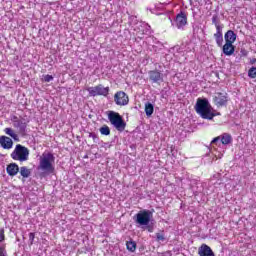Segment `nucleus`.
<instances>
[{"label":"nucleus","mask_w":256,"mask_h":256,"mask_svg":"<svg viewBox=\"0 0 256 256\" xmlns=\"http://www.w3.org/2000/svg\"><path fill=\"white\" fill-rule=\"evenodd\" d=\"M38 171H42L43 175H51L55 173V155L51 152H43L39 158Z\"/></svg>","instance_id":"1"},{"label":"nucleus","mask_w":256,"mask_h":256,"mask_svg":"<svg viewBox=\"0 0 256 256\" xmlns=\"http://www.w3.org/2000/svg\"><path fill=\"white\" fill-rule=\"evenodd\" d=\"M195 110L202 119H207L208 121H212V119L215 117V110H213V107H211V104L209 103V100L206 98H198Z\"/></svg>","instance_id":"2"},{"label":"nucleus","mask_w":256,"mask_h":256,"mask_svg":"<svg viewBox=\"0 0 256 256\" xmlns=\"http://www.w3.org/2000/svg\"><path fill=\"white\" fill-rule=\"evenodd\" d=\"M10 157L14 161H20V163H24V161H29V148L21 144H17Z\"/></svg>","instance_id":"3"},{"label":"nucleus","mask_w":256,"mask_h":256,"mask_svg":"<svg viewBox=\"0 0 256 256\" xmlns=\"http://www.w3.org/2000/svg\"><path fill=\"white\" fill-rule=\"evenodd\" d=\"M108 120L111 125L117 129V131L123 132L125 131V127H127V123L123 120V116L115 111H110L108 113Z\"/></svg>","instance_id":"4"},{"label":"nucleus","mask_w":256,"mask_h":256,"mask_svg":"<svg viewBox=\"0 0 256 256\" xmlns=\"http://www.w3.org/2000/svg\"><path fill=\"white\" fill-rule=\"evenodd\" d=\"M135 223L140 225V227H145L151 223V219H153V211L151 210H141L135 215Z\"/></svg>","instance_id":"5"},{"label":"nucleus","mask_w":256,"mask_h":256,"mask_svg":"<svg viewBox=\"0 0 256 256\" xmlns=\"http://www.w3.org/2000/svg\"><path fill=\"white\" fill-rule=\"evenodd\" d=\"M87 91L90 97H107V95H109V87H104L102 84L94 87H89Z\"/></svg>","instance_id":"6"},{"label":"nucleus","mask_w":256,"mask_h":256,"mask_svg":"<svg viewBox=\"0 0 256 256\" xmlns=\"http://www.w3.org/2000/svg\"><path fill=\"white\" fill-rule=\"evenodd\" d=\"M134 31H136L138 39H143L144 35H150L151 26L145 22H138L134 25Z\"/></svg>","instance_id":"7"},{"label":"nucleus","mask_w":256,"mask_h":256,"mask_svg":"<svg viewBox=\"0 0 256 256\" xmlns=\"http://www.w3.org/2000/svg\"><path fill=\"white\" fill-rule=\"evenodd\" d=\"M172 26L176 27L180 31H184L185 27H187V14L185 12H180L177 14L176 18L172 22Z\"/></svg>","instance_id":"8"},{"label":"nucleus","mask_w":256,"mask_h":256,"mask_svg":"<svg viewBox=\"0 0 256 256\" xmlns=\"http://www.w3.org/2000/svg\"><path fill=\"white\" fill-rule=\"evenodd\" d=\"M213 145H223L224 147H227V145H231L233 143V136L229 133H223L220 136H217L214 138L211 142Z\"/></svg>","instance_id":"9"},{"label":"nucleus","mask_w":256,"mask_h":256,"mask_svg":"<svg viewBox=\"0 0 256 256\" xmlns=\"http://www.w3.org/2000/svg\"><path fill=\"white\" fill-rule=\"evenodd\" d=\"M114 102L120 107H125V105H129V96L123 91H118L114 95Z\"/></svg>","instance_id":"10"},{"label":"nucleus","mask_w":256,"mask_h":256,"mask_svg":"<svg viewBox=\"0 0 256 256\" xmlns=\"http://www.w3.org/2000/svg\"><path fill=\"white\" fill-rule=\"evenodd\" d=\"M213 101L217 107H225L227 101H229V95L227 93L218 92L214 96Z\"/></svg>","instance_id":"11"},{"label":"nucleus","mask_w":256,"mask_h":256,"mask_svg":"<svg viewBox=\"0 0 256 256\" xmlns=\"http://www.w3.org/2000/svg\"><path fill=\"white\" fill-rule=\"evenodd\" d=\"M149 79L152 83H157L158 85H161L163 83V74L159 70H152L148 72Z\"/></svg>","instance_id":"12"},{"label":"nucleus","mask_w":256,"mask_h":256,"mask_svg":"<svg viewBox=\"0 0 256 256\" xmlns=\"http://www.w3.org/2000/svg\"><path fill=\"white\" fill-rule=\"evenodd\" d=\"M198 255L199 256H215V252L209 247L207 244H202L198 248Z\"/></svg>","instance_id":"13"},{"label":"nucleus","mask_w":256,"mask_h":256,"mask_svg":"<svg viewBox=\"0 0 256 256\" xmlns=\"http://www.w3.org/2000/svg\"><path fill=\"white\" fill-rule=\"evenodd\" d=\"M0 145L3 149H12L13 140L7 136H0Z\"/></svg>","instance_id":"14"},{"label":"nucleus","mask_w":256,"mask_h":256,"mask_svg":"<svg viewBox=\"0 0 256 256\" xmlns=\"http://www.w3.org/2000/svg\"><path fill=\"white\" fill-rule=\"evenodd\" d=\"M221 47L224 55H226L227 57H231V55L235 53V46L231 43L225 42V44Z\"/></svg>","instance_id":"15"},{"label":"nucleus","mask_w":256,"mask_h":256,"mask_svg":"<svg viewBox=\"0 0 256 256\" xmlns=\"http://www.w3.org/2000/svg\"><path fill=\"white\" fill-rule=\"evenodd\" d=\"M225 43H235L237 41V34L233 30H228L224 35Z\"/></svg>","instance_id":"16"},{"label":"nucleus","mask_w":256,"mask_h":256,"mask_svg":"<svg viewBox=\"0 0 256 256\" xmlns=\"http://www.w3.org/2000/svg\"><path fill=\"white\" fill-rule=\"evenodd\" d=\"M214 39L218 47H223V28L216 29V33L214 34Z\"/></svg>","instance_id":"17"},{"label":"nucleus","mask_w":256,"mask_h":256,"mask_svg":"<svg viewBox=\"0 0 256 256\" xmlns=\"http://www.w3.org/2000/svg\"><path fill=\"white\" fill-rule=\"evenodd\" d=\"M5 242V229L0 227V245ZM0 256H7L5 246H0Z\"/></svg>","instance_id":"18"},{"label":"nucleus","mask_w":256,"mask_h":256,"mask_svg":"<svg viewBox=\"0 0 256 256\" xmlns=\"http://www.w3.org/2000/svg\"><path fill=\"white\" fill-rule=\"evenodd\" d=\"M6 171L10 177H15L19 173V165L11 163L7 166Z\"/></svg>","instance_id":"19"},{"label":"nucleus","mask_w":256,"mask_h":256,"mask_svg":"<svg viewBox=\"0 0 256 256\" xmlns=\"http://www.w3.org/2000/svg\"><path fill=\"white\" fill-rule=\"evenodd\" d=\"M13 127L15 129H18L19 133H25L27 131V122L25 120L21 119L19 122H16Z\"/></svg>","instance_id":"20"},{"label":"nucleus","mask_w":256,"mask_h":256,"mask_svg":"<svg viewBox=\"0 0 256 256\" xmlns=\"http://www.w3.org/2000/svg\"><path fill=\"white\" fill-rule=\"evenodd\" d=\"M155 111V106L151 102L145 103V113L147 117H151Z\"/></svg>","instance_id":"21"},{"label":"nucleus","mask_w":256,"mask_h":256,"mask_svg":"<svg viewBox=\"0 0 256 256\" xmlns=\"http://www.w3.org/2000/svg\"><path fill=\"white\" fill-rule=\"evenodd\" d=\"M4 133H6V135L11 137L13 140L19 141V135L15 133V130H13V128H5Z\"/></svg>","instance_id":"22"},{"label":"nucleus","mask_w":256,"mask_h":256,"mask_svg":"<svg viewBox=\"0 0 256 256\" xmlns=\"http://www.w3.org/2000/svg\"><path fill=\"white\" fill-rule=\"evenodd\" d=\"M20 175L24 179H27V178L31 177V170L29 168H27L26 166H22L20 168Z\"/></svg>","instance_id":"23"},{"label":"nucleus","mask_w":256,"mask_h":256,"mask_svg":"<svg viewBox=\"0 0 256 256\" xmlns=\"http://www.w3.org/2000/svg\"><path fill=\"white\" fill-rule=\"evenodd\" d=\"M212 24L215 25L216 30L223 29V27H224L223 24H221V22H219V15H217V14H214L212 16Z\"/></svg>","instance_id":"24"},{"label":"nucleus","mask_w":256,"mask_h":256,"mask_svg":"<svg viewBox=\"0 0 256 256\" xmlns=\"http://www.w3.org/2000/svg\"><path fill=\"white\" fill-rule=\"evenodd\" d=\"M162 50H163V43L161 42H156L150 48V51H153V53H159V51H162Z\"/></svg>","instance_id":"25"},{"label":"nucleus","mask_w":256,"mask_h":256,"mask_svg":"<svg viewBox=\"0 0 256 256\" xmlns=\"http://www.w3.org/2000/svg\"><path fill=\"white\" fill-rule=\"evenodd\" d=\"M126 247L128 251H131V253H135V251L137 250V243H135V241H128L126 243Z\"/></svg>","instance_id":"26"},{"label":"nucleus","mask_w":256,"mask_h":256,"mask_svg":"<svg viewBox=\"0 0 256 256\" xmlns=\"http://www.w3.org/2000/svg\"><path fill=\"white\" fill-rule=\"evenodd\" d=\"M101 135H111V129L109 128V126L107 125H103L100 129H99Z\"/></svg>","instance_id":"27"},{"label":"nucleus","mask_w":256,"mask_h":256,"mask_svg":"<svg viewBox=\"0 0 256 256\" xmlns=\"http://www.w3.org/2000/svg\"><path fill=\"white\" fill-rule=\"evenodd\" d=\"M248 77H250V79H255L256 78V67H252V68L249 69Z\"/></svg>","instance_id":"28"},{"label":"nucleus","mask_w":256,"mask_h":256,"mask_svg":"<svg viewBox=\"0 0 256 256\" xmlns=\"http://www.w3.org/2000/svg\"><path fill=\"white\" fill-rule=\"evenodd\" d=\"M156 241H165V234L162 233H156Z\"/></svg>","instance_id":"29"},{"label":"nucleus","mask_w":256,"mask_h":256,"mask_svg":"<svg viewBox=\"0 0 256 256\" xmlns=\"http://www.w3.org/2000/svg\"><path fill=\"white\" fill-rule=\"evenodd\" d=\"M155 9H159L160 11L165 9V3L158 2L154 5Z\"/></svg>","instance_id":"30"},{"label":"nucleus","mask_w":256,"mask_h":256,"mask_svg":"<svg viewBox=\"0 0 256 256\" xmlns=\"http://www.w3.org/2000/svg\"><path fill=\"white\" fill-rule=\"evenodd\" d=\"M44 81H45V83H51V81H53V76L49 75V74L45 75Z\"/></svg>","instance_id":"31"},{"label":"nucleus","mask_w":256,"mask_h":256,"mask_svg":"<svg viewBox=\"0 0 256 256\" xmlns=\"http://www.w3.org/2000/svg\"><path fill=\"white\" fill-rule=\"evenodd\" d=\"M11 121H12V123L14 125V124L20 122L21 119L19 117H17L16 115H13V116H11Z\"/></svg>","instance_id":"32"},{"label":"nucleus","mask_w":256,"mask_h":256,"mask_svg":"<svg viewBox=\"0 0 256 256\" xmlns=\"http://www.w3.org/2000/svg\"><path fill=\"white\" fill-rule=\"evenodd\" d=\"M29 241H30L31 245H33V242L35 241V233H33V232L29 233Z\"/></svg>","instance_id":"33"},{"label":"nucleus","mask_w":256,"mask_h":256,"mask_svg":"<svg viewBox=\"0 0 256 256\" xmlns=\"http://www.w3.org/2000/svg\"><path fill=\"white\" fill-rule=\"evenodd\" d=\"M89 137H90L91 139H93L94 141H95V139H97V135L94 134V133H90V134H89Z\"/></svg>","instance_id":"34"},{"label":"nucleus","mask_w":256,"mask_h":256,"mask_svg":"<svg viewBox=\"0 0 256 256\" xmlns=\"http://www.w3.org/2000/svg\"><path fill=\"white\" fill-rule=\"evenodd\" d=\"M146 227L149 233H153V226L147 225Z\"/></svg>","instance_id":"35"},{"label":"nucleus","mask_w":256,"mask_h":256,"mask_svg":"<svg viewBox=\"0 0 256 256\" xmlns=\"http://www.w3.org/2000/svg\"><path fill=\"white\" fill-rule=\"evenodd\" d=\"M255 63H256V58L250 59V65H255Z\"/></svg>","instance_id":"36"},{"label":"nucleus","mask_w":256,"mask_h":256,"mask_svg":"<svg viewBox=\"0 0 256 256\" xmlns=\"http://www.w3.org/2000/svg\"><path fill=\"white\" fill-rule=\"evenodd\" d=\"M225 153V150H223L222 152H219L218 154V159H221V157H223V154Z\"/></svg>","instance_id":"37"},{"label":"nucleus","mask_w":256,"mask_h":256,"mask_svg":"<svg viewBox=\"0 0 256 256\" xmlns=\"http://www.w3.org/2000/svg\"><path fill=\"white\" fill-rule=\"evenodd\" d=\"M242 55H247V52H245V50L241 51Z\"/></svg>","instance_id":"38"},{"label":"nucleus","mask_w":256,"mask_h":256,"mask_svg":"<svg viewBox=\"0 0 256 256\" xmlns=\"http://www.w3.org/2000/svg\"><path fill=\"white\" fill-rule=\"evenodd\" d=\"M214 114H215V117H217V116L221 115V113H220V112H217V113H215V112H214Z\"/></svg>","instance_id":"39"},{"label":"nucleus","mask_w":256,"mask_h":256,"mask_svg":"<svg viewBox=\"0 0 256 256\" xmlns=\"http://www.w3.org/2000/svg\"><path fill=\"white\" fill-rule=\"evenodd\" d=\"M130 19H135V17L131 16Z\"/></svg>","instance_id":"40"}]
</instances>
